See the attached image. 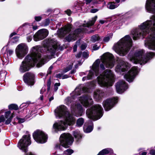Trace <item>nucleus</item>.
<instances>
[{"instance_id": "f257e3e1", "label": "nucleus", "mask_w": 155, "mask_h": 155, "mask_svg": "<svg viewBox=\"0 0 155 155\" xmlns=\"http://www.w3.org/2000/svg\"><path fill=\"white\" fill-rule=\"evenodd\" d=\"M151 20H147L139 25L138 28L132 31V37L134 40L140 38H144L150 31L153 33L150 35L145 43V46L150 49L155 50V16L151 18Z\"/></svg>"}, {"instance_id": "f03ea898", "label": "nucleus", "mask_w": 155, "mask_h": 155, "mask_svg": "<svg viewBox=\"0 0 155 155\" xmlns=\"http://www.w3.org/2000/svg\"><path fill=\"white\" fill-rule=\"evenodd\" d=\"M41 48L39 46L32 47L30 51V54L28 55L20 64L19 70L21 73H24L28 71L31 67L37 63L38 67L44 64L45 60L41 58Z\"/></svg>"}, {"instance_id": "7ed1b4c3", "label": "nucleus", "mask_w": 155, "mask_h": 155, "mask_svg": "<svg viewBox=\"0 0 155 155\" xmlns=\"http://www.w3.org/2000/svg\"><path fill=\"white\" fill-rule=\"evenodd\" d=\"M101 61L99 59H97L94 63L91 70L89 71V73L87 76L84 77L82 80L92 79L94 75L97 76L100 71L105 69V66L107 68H111L114 65L115 60L113 55L107 52L104 54L102 56Z\"/></svg>"}, {"instance_id": "20e7f679", "label": "nucleus", "mask_w": 155, "mask_h": 155, "mask_svg": "<svg viewBox=\"0 0 155 155\" xmlns=\"http://www.w3.org/2000/svg\"><path fill=\"white\" fill-rule=\"evenodd\" d=\"M55 115L57 118H63L64 121L60 120L55 122L53 125V130L55 132L66 129L68 125H71L75 123V118L69 114L66 107L61 105L55 110Z\"/></svg>"}, {"instance_id": "39448f33", "label": "nucleus", "mask_w": 155, "mask_h": 155, "mask_svg": "<svg viewBox=\"0 0 155 155\" xmlns=\"http://www.w3.org/2000/svg\"><path fill=\"white\" fill-rule=\"evenodd\" d=\"M132 40L129 35L125 36L120 40L113 47V49L120 56H124L130 49Z\"/></svg>"}, {"instance_id": "423d86ee", "label": "nucleus", "mask_w": 155, "mask_h": 155, "mask_svg": "<svg viewBox=\"0 0 155 155\" xmlns=\"http://www.w3.org/2000/svg\"><path fill=\"white\" fill-rule=\"evenodd\" d=\"M97 78L98 84L101 87L111 86L114 82V75L109 69L105 70Z\"/></svg>"}, {"instance_id": "0eeeda50", "label": "nucleus", "mask_w": 155, "mask_h": 155, "mask_svg": "<svg viewBox=\"0 0 155 155\" xmlns=\"http://www.w3.org/2000/svg\"><path fill=\"white\" fill-rule=\"evenodd\" d=\"M143 54L144 51L143 50L137 51L134 56L130 58V61L135 64H144L155 55V54L153 53L149 52L146 54L145 57L143 58Z\"/></svg>"}, {"instance_id": "6e6552de", "label": "nucleus", "mask_w": 155, "mask_h": 155, "mask_svg": "<svg viewBox=\"0 0 155 155\" xmlns=\"http://www.w3.org/2000/svg\"><path fill=\"white\" fill-rule=\"evenodd\" d=\"M44 49L48 54L47 58L51 57L55 53L56 51L58 48L59 44L54 39H49L44 41Z\"/></svg>"}, {"instance_id": "1a4fd4ad", "label": "nucleus", "mask_w": 155, "mask_h": 155, "mask_svg": "<svg viewBox=\"0 0 155 155\" xmlns=\"http://www.w3.org/2000/svg\"><path fill=\"white\" fill-rule=\"evenodd\" d=\"M103 110V109L101 105L95 104L87 110L86 114L89 118L96 120L102 117Z\"/></svg>"}, {"instance_id": "9d476101", "label": "nucleus", "mask_w": 155, "mask_h": 155, "mask_svg": "<svg viewBox=\"0 0 155 155\" xmlns=\"http://www.w3.org/2000/svg\"><path fill=\"white\" fill-rule=\"evenodd\" d=\"M97 18V16H95L92 18L91 20L89 21L86 24H83L82 26L84 28H78L74 31L72 34H69L68 36L65 38L66 40L68 41L69 42L75 40L77 38L78 36V35L81 32H86L85 28V27H89L90 26L93 25L94 23Z\"/></svg>"}, {"instance_id": "9b49d317", "label": "nucleus", "mask_w": 155, "mask_h": 155, "mask_svg": "<svg viewBox=\"0 0 155 155\" xmlns=\"http://www.w3.org/2000/svg\"><path fill=\"white\" fill-rule=\"evenodd\" d=\"M60 143H57L55 145L57 149L62 150V147L67 148L69 147L73 141V138L68 133L62 134L60 138Z\"/></svg>"}, {"instance_id": "f8f14e48", "label": "nucleus", "mask_w": 155, "mask_h": 155, "mask_svg": "<svg viewBox=\"0 0 155 155\" xmlns=\"http://www.w3.org/2000/svg\"><path fill=\"white\" fill-rule=\"evenodd\" d=\"M29 134L24 135L18 144V147L24 152L28 151V147L31 143Z\"/></svg>"}, {"instance_id": "ddd939ff", "label": "nucleus", "mask_w": 155, "mask_h": 155, "mask_svg": "<svg viewBox=\"0 0 155 155\" xmlns=\"http://www.w3.org/2000/svg\"><path fill=\"white\" fill-rule=\"evenodd\" d=\"M28 51V46L25 44L21 43L15 49V54L18 58L22 59L27 53Z\"/></svg>"}, {"instance_id": "4468645a", "label": "nucleus", "mask_w": 155, "mask_h": 155, "mask_svg": "<svg viewBox=\"0 0 155 155\" xmlns=\"http://www.w3.org/2000/svg\"><path fill=\"white\" fill-rule=\"evenodd\" d=\"M117 61L118 64L115 68L117 72H124L127 71L130 67V65L123 59L118 58Z\"/></svg>"}, {"instance_id": "2eb2a0df", "label": "nucleus", "mask_w": 155, "mask_h": 155, "mask_svg": "<svg viewBox=\"0 0 155 155\" xmlns=\"http://www.w3.org/2000/svg\"><path fill=\"white\" fill-rule=\"evenodd\" d=\"M33 138L38 143H44L47 141L48 137L47 135L40 130H37L33 134Z\"/></svg>"}, {"instance_id": "dca6fc26", "label": "nucleus", "mask_w": 155, "mask_h": 155, "mask_svg": "<svg viewBox=\"0 0 155 155\" xmlns=\"http://www.w3.org/2000/svg\"><path fill=\"white\" fill-rule=\"evenodd\" d=\"M139 72L138 67H133L129 72L124 76V78L129 82L132 81L135 76Z\"/></svg>"}, {"instance_id": "f3484780", "label": "nucleus", "mask_w": 155, "mask_h": 155, "mask_svg": "<svg viewBox=\"0 0 155 155\" xmlns=\"http://www.w3.org/2000/svg\"><path fill=\"white\" fill-rule=\"evenodd\" d=\"M71 108L72 114L76 117L81 116L84 113V110L80 104L72 105Z\"/></svg>"}, {"instance_id": "a211bd4d", "label": "nucleus", "mask_w": 155, "mask_h": 155, "mask_svg": "<svg viewBox=\"0 0 155 155\" xmlns=\"http://www.w3.org/2000/svg\"><path fill=\"white\" fill-rule=\"evenodd\" d=\"M48 33V31L46 29H40L34 35V40L35 41L42 40L47 36Z\"/></svg>"}, {"instance_id": "6ab92c4d", "label": "nucleus", "mask_w": 155, "mask_h": 155, "mask_svg": "<svg viewBox=\"0 0 155 155\" xmlns=\"http://www.w3.org/2000/svg\"><path fill=\"white\" fill-rule=\"evenodd\" d=\"M117 97L108 99L104 101L103 103V107L106 111H108L113 107L117 102Z\"/></svg>"}, {"instance_id": "aec40b11", "label": "nucleus", "mask_w": 155, "mask_h": 155, "mask_svg": "<svg viewBox=\"0 0 155 155\" xmlns=\"http://www.w3.org/2000/svg\"><path fill=\"white\" fill-rule=\"evenodd\" d=\"M145 8L147 12L151 13H155V0H147Z\"/></svg>"}, {"instance_id": "412c9836", "label": "nucleus", "mask_w": 155, "mask_h": 155, "mask_svg": "<svg viewBox=\"0 0 155 155\" xmlns=\"http://www.w3.org/2000/svg\"><path fill=\"white\" fill-rule=\"evenodd\" d=\"M79 100L84 107H87L92 104L93 101L91 97L89 95L83 96L79 97Z\"/></svg>"}, {"instance_id": "4be33fe9", "label": "nucleus", "mask_w": 155, "mask_h": 155, "mask_svg": "<svg viewBox=\"0 0 155 155\" xmlns=\"http://www.w3.org/2000/svg\"><path fill=\"white\" fill-rule=\"evenodd\" d=\"M116 87L117 92L121 94L128 88V87L124 81L120 80L116 84Z\"/></svg>"}, {"instance_id": "5701e85b", "label": "nucleus", "mask_w": 155, "mask_h": 155, "mask_svg": "<svg viewBox=\"0 0 155 155\" xmlns=\"http://www.w3.org/2000/svg\"><path fill=\"white\" fill-rule=\"evenodd\" d=\"M34 74L30 72H27L23 76L24 82L28 85H32L34 83Z\"/></svg>"}, {"instance_id": "b1692460", "label": "nucleus", "mask_w": 155, "mask_h": 155, "mask_svg": "<svg viewBox=\"0 0 155 155\" xmlns=\"http://www.w3.org/2000/svg\"><path fill=\"white\" fill-rule=\"evenodd\" d=\"M88 89L84 86L83 85L81 84L76 87L72 93V97L74 98L76 96L80 95L83 92H88Z\"/></svg>"}, {"instance_id": "393cba45", "label": "nucleus", "mask_w": 155, "mask_h": 155, "mask_svg": "<svg viewBox=\"0 0 155 155\" xmlns=\"http://www.w3.org/2000/svg\"><path fill=\"white\" fill-rule=\"evenodd\" d=\"M71 25H70L65 26L63 28L59 30L58 34L61 37H64L71 31Z\"/></svg>"}, {"instance_id": "a878e982", "label": "nucleus", "mask_w": 155, "mask_h": 155, "mask_svg": "<svg viewBox=\"0 0 155 155\" xmlns=\"http://www.w3.org/2000/svg\"><path fill=\"white\" fill-rule=\"evenodd\" d=\"M104 96L105 93L102 90L97 89L94 92V98L97 101H99L101 100Z\"/></svg>"}, {"instance_id": "bb28decb", "label": "nucleus", "mask_w": 155, "mask_h": 155, "mask_svg": "<svg viewBox=\"0 0 155 155\" xmlns=\"http://www.w3.org/2000/svg\"><path fill=\"white\" fill-rule=\"evenodd\" d=\"M13 114H11V111H10L5 112V117L6 119H7L5 122L6 124H8L10 123L12 118L13 117Z\"/></svg>"}, {"instance_id": "cd10ccee", "label": "nucleus", "mask_w": 155, "mask_h": 155, "mask_svg": "<svg viewBox=\"0 0 155 155\" xmlns=\"http://www.w3.org/2000/svg\"><path fill=\"white\" fill-rule=\"evenodd\" d=\"M24 27H26L27 28L30 29L31 32H32L31 29L32 28L34 30H36L38 28V26H33L32 27L30 25H28V23H25L23 25H22L21 26H20L19 28H18V30H19L20 29Z\"/></svg>"}, {"instance_id": "c85d7f7f", "label": "nucleus", "mask_w": 155, "mask_h": 155, "mask_svg": "<svg viewBox=\"0 0 155 155\" xmlns=\"http://www.w3.org/2000/svg\"><path fill=\"white\" fill-rule=\"evenodd\" d=\"M119 4L118 3H116L114 2H110L108 3L107 7L110 9H114L118 7Z\"/></svg>"}, {"instance_id": "c756f323", "label": "nucleus", "mask_w": 155, "mask_h": 155, "mask_svg": "<svg viewBox=\"0 0 155 155\" xmlns=\"http://www.w3.org/2000/svg\"><path fill=\"white\" fill-rule=\"evenodd\" d=\"M73 135L77 141H79L82 138V135L79 130H75L73 132Z\"/></svg>"}, {"instance_id": "7c9ffc66", "label": "nucleus", "mask_w": 155, "mask_h": 155, "mask_svg": "<svg viewBox=\"0 0 155 155\" xmlns=\"http://www.w3.org/2000/svg\"><path fill=\"white\" fill-rule=\"evenodd\" d=\"M73 135L77 141H79L82 138V135L79 130H75L73 132Z\"/></svg>"}, {"instance_id": "2f4dec72", "label": "nucleus", "mask_w": 155, "mask_h": 155, "mask_svg": "<svg viewBox=\"0 0 155 155\" xmlns=\"http://www.w3.org/2000/svg\"><path fill=\"white\" fill-rule=\"evenodd\" d=\"M101 39L100 37L97 34L93 35L91 38V41L92 42H95L98 41Z\"/></svg>"}, {"instance_id": "473e14b6", "label": "nucleus", "mask_w": 155, "mask_h": 155, "mask_svg": "<svg viewBox=\"0 0 155 155\" xmlns=\"http://www.w3.org/2000/svg\"><path fill=\"white\" fill-rule=\"evenodd\" d=\"M84 122V119L82 117L79 118L77 120L76 125L78 127H81L83 124Z\"/></svg>"}, {"instance_id": "72a5a7b5", "label": "nucleus", "mask_w": 155, "mask_h": 155, "mask_svg": "<svg viewBox=\"0 0 155 155\" xmlns=\"http://www.w3.org/2000/svg\"><path fill=\"white\" fill-rule=\"evenodd\" d=\"M84 132L85 133H88L91 132L93 130V127L91 126H87L84 125Z\"/></svg>"}, {"instance_id": "f704fd0d", "label": "nucleus", "mask_w": 155, "mask_h": 155, "mask_svg": "<svg viewBox=\"0 0 155 155\" xmlns=\"http://www.w3.org/2000/svg\"><path fill=\"white\" fill-rule=\"evenodd\" d=\"M113 35V34L112 33L110 34L109 35H108L107 36L104 37L103 39V41L104 42H107L109 41L110 39L112 38Z\"/></svg>"}, {"instance_id": "c9c22d12", "label": "nucleus", "mask_w": 155, "mask_h": 155, "mask_svg": "<svg viewBox=\"0 0 155 155\" xmlns=\"http://www.w3.org/2000/svg\"><path fill=\"white\" fill-rule=\"evenodd\" d=\"M8 108L9 109H14L17 110L18 109V106L15 104H12L8 106Z\"/></svg>"}, {"instance_id": "e433bc0d", "label": "nucleus", "mask_w": 155, "mask_h": 155, "mask_svg": "<svg viewBox=\"0 0 155 155\" xmlns=\"http://www.w3.org/2000/svg\"><path fill=\"white\" fill-rule=\"evenodd\" d=\"M73 153V150L70 149H68L64 151V154L66 155H71Z\"/></svg>"}, {"instance_id": "4c0bfd02", "label": "nucleus", "mask_w": 155, "mask_h": 155, "mask_svg": "<svg viewBox=\"0 0 155 155\" xmlns=\"http://www.w3.org/2000/svg\"><path fill=\"white\" fill-rule=\"evenodd\" d=\"M3 63H4V65L7 64L9 61V58L8 57L7 58H6L5 55H4V56L3 57Z\"/></svg>"}, {"instance_id": "58836bf2", "label": "nucleus", "mask_w": 155, "mask_h": 155, "mask_svg": "<svg viewBox=\"0 0 155 155\" xmlns=\"http://www.w3.org/2000/svg\"><path fill=\"white\" fill-rule=\"evenodd\" d=\"M72 100V98L71 97H68L65 100V101L67 105H69L71 103Z\"/></svg>"}, {"instance_id": "ea45409f", "label": "nucleus", "mask_w": 155, "mask_h": 155, "mask_svg": "<svg viewBox=\"0 0 155 155\" xmlns=\"http://www.w3.org/2000/svg\"><path fill=\"white\" fill-rule=\"evenodd\" d=\"M112 151L111 149L110 148H106L102 150V151L104 152L105 154H107Z\"/></svg>"}, {"instance_id": "a19ab883", "label": "nucleus", "mask_w": 155, "mask_h": 155, "mask_svg": "<svg viewBox=\"0 0 155 155\" xmlns=\"http://www.w3.org/2000/svg\"><path fill=\"white\" fill-rule=\"evenodd\" d=\"M72 65H69L64 70V71H63L64 73H66L68 72L72 68Z\"/></svg>"}, {"instance_id": "79ce46f5", "label": "nucleus", "mask_w": 155, "mask_h": 155, "mask_svg": "<svg viewBox=\"0 0 155 155\" xmlns=\"http://www.w3.org/2000/svg\"><path fill=\"white\" fill-rule=\"evenodd\" d=\"M50 23V20L49 19H46L43 23V25L44 26H47Z\"/></svg>"}, {"instance_id": "37998d69", "label": "nucleus", "mask_w": 155, "mask_h": 155, "mask_svg": "<svg viewBox=\"0 0 155 155\" xmlns=\"http://www.w3.org/2000/svg\"><path fill=\"white\" fill-rule=\"evenodd\" d=\"M60 85V83H56L54 85V91H56L58 88V87Z\"/></svg>"}, {"instance_id": "c03bdc74", "label": "nucleus", "mask_w": 155, "mask_h": 155, "mask_svg": "<svg viewBox=\"0 0 155 155\" xmlns=\"http://www.w3.org/2000/svg\"><path fill=\"white\" fill-rule=\"evenodd\" d=\"M42 19V16H35V20L37 21H40Z\"/></svg>"}, {"instance_id": "a18cd8bd", "label": "nucleus", "mask_w": 155, "mask_h": 155, "mask_svg": "<svg viewBox=\"0 0 155 155\" xmlns=\"http://www.w3.org/2000/svg\"><path fill=\"white\" fill-rule=\"evenodd\" d=\"M86 4H88L90 3L91 1L94 3H97V2L96 0H85Z\"/></svg>"}, {"instance_id": "49530a36", "label": "nucleus", "mask_w": 155, "mask_h": 155, "mask_svg": "<svg viewBox=\"0 0 155 155\" xmlns=\"http://www.w3.org/2000/svg\"><path fill=\"white\" fill-rule=\"evenodd\" d=\"M51 84V82L50 79H49L48 80V81L47 84V87H48L47 90H48V91H49L50 90V86Z\"/></svg>"}, {"instance_id": "de8ad7c7", "label": "nucleus", "mask_w": 155, "mask_h": 155, "mask_svg": "<svg viewBox=\"0 0 155 155\" xmlns=\"http://www.w3.org/2000/svg\"><path fill=\"white\" fill-rule=\"evenodd\" d=\"M83 56L85 58H87L88 56V54L87 52L84 51L83 53Z\"/></svg>"}, {"instance_id": "09e8293b", "label": "nucleus", "mask_w": 155, "mask_h": 155, "mask_svg": "<svg viewBox=\"0 0 155 155\" xmlns=\"http://www.w3.org/2000/svg\"><path fill=\"white\" fill-rule=\"evenodd\" d=\"M12 39L13 42H16L18 41V37L17 36H15Z\"/></svg>"}, {"instance_id": "8fccbe9b", "label": "nucleus", "mask_w": 155, "mask_h": 155, "mask_svg": "<svg viewBox=\"0 0 155 155\" xmlns=\"http://www.w3.org/2000/svg\"><path fill=\"white\" fill-rule=\"evenodd\" d=\"M13 51L12 50H9L7 51V55L9 54L10 56L12 55L13 53Z\"/></svg>"}, {"instance_id": "3c124183", "label": "nucleus", "mask_w": 155, "mask_h": 155, "mask_svg": "<svg viewBox=\"0 0 155 155\" xmlns=\"http://www.w3.org/2000/svg\"><path fill=\"white\" fill-rule=\"evenodd\" d=\"M5 120V118L3 115H2L0 117V123L4 121Z\"/></svg>"}, {"instance_id": "603ef678", "label": "nucleus", "mask_w": 155, "mask_h": 155, "mask_svg": "<svg viewBox=\"0 0 155 155\" xmlns=\"http://www.w3.org/2000/svg\"><path fill=\"white\" fill-rule=\"evenodd\" d=\"M99 48V46H97L96 45H95L93 47V49L94 50H98Z\"/></svg>"}, {"instance_id": "864d4df0", "label": "nucleus", "mask_w": 155, "mask_h": 155, "mask_svg": "<svg viewBox=\"0 0 155 155\" xmlns=\"http://www.w3.org/2000/svg\"><path fill=\"white\" fill-rule=\"evenodd\" d=\"M86 44H83L81 46V48L82 50H84L86 48Z\"/></svg>"}, {"instance_id": "5fc2aeb1", "label": "nucleus", "mask_w": 155, "mask_h": 155, "mask_svg": "<svg viewBox=\"0 0 155 155\" xmlns=\"http://www.w3.org/2000/svg\"><path fill=\"white\" fill-rule=\"evenodd\" d=\"M98 11L97 9H92L90 10V12L92 13H94Z\"/></svg>"}, {"instance_id": "6e6d98bb", "label": "nucleus", "mask_w": 155, "mask_h": 155, "mask_svg": "<svg viewBox=\"0 0 155 155\" xmlns=\"http://www.w3.org/2000/svg\"><path fill=\"white\" fill-rule=\"evenodd\" d=\"M65 12L68 16H70L71 13V11L69 10H67Z\"/></svg>"}, {"instance_id": "4d7b16f0", "label": "nucleus", "mask_w": 155, "mask_h": 155, "mask_svg": "<svg viewBox=\"0 0 155 155\" xmlns=\"http://www.w3.org/2000/svg\"><path fill=\"white\" fill-rule=\"evenodd\" d=\"M27 40L28 41V42H30V41H31L32 40V37L31 36H28L27 37Z\"/></svg>"}, {"instance_id": "13d9d810", "label": "nucleus", "mask_w": 155, "mask_h": 155, "mask_svg": "<svg viewBox=\"0 0 155 155\" xmlns=\"http://www.w3.org/2000/svg\"><path fill=\"white\" fill-rule=\"evenodd\" d=\"M56 77H57V78H62V74L59 73V74H57L56 75Z\"/></svg>"}, {"instance_id": "bf43d9fd", "label": "nucleus", "mask_w": 155, "mask_h": 155, "mask_svg": "<svg viewBox=\"0 0 155 155\" xmlns=\"http://www.w3.org/2000/svg\"><path fill=\"white\" fill-rule=\"evenodd\" d=\"M69 77H70V76H69L68 75H66V74H65V75H62V79H65V78H68Z\"/></svg>"}, {"instance_id": "052dcab7", "label": "nucleus", "mask_w": 155, "mask_h": 155, "mask_svg": "<svg viewBox=\"0 0 155 155\" xmlns=\"http://www.w3.org/2000/svg\"><path fill=\"white\" fill-rule=\"evenodd\" d=\"M150 154L152 155H155V150H151L150 152Z\"/></svg>"}, {"instance_id": "680f3d73", "label": "nucleus", "mask_w": 155, "mask_h": 155, "mask_svg": "<svg viewBox=\"0 0 155 155\" xmlns=\"http://www.w3.org/2000/svg\"><path fill=\"white\" fill-rule=\"evenodd\" d=\"M45 91V87H43L41 89L40 91V93L41 94H43Z\"/></svg>"}, {"instance_id": "e2e57ef3", "label": "nucleus", "mask_w": 155, "mask_h": 155, "mask_svg": "<svg viewBox=\"0 0 155 155\" xmlns=\"http://www.w3.org/2000/svg\"><path fill=\"white\" fill-rule=\"evenodd\" d=\"M77 45H75L73 47V51L75 52L77 51Z\"/></svg>"}, {"instance_id": "0e129e2a", "label": "nucleus", "mask_w": 155, "mask_h": 155, "mask_svg": "<svg viewBox=\"0 0 155 155\" xmlns=\"http://www.w3.org/2000/svg\"><path fill=\"white\" fill-rule=\"evenodd\" d=\"M25 121V120L23 119L20 118L18 119V122L20 123H22Z\"/></svg>"}, {"instance_id": "69168bd1", "label": "nucleus", "mask_w": 155, "mask_h": 155, "mask_svg": "<svg viewBox=\"0 0 155 155\" xmlns=\"http://www.w3.org/2000/svg\"><path fill=\"white\" fill-rule=\"evenodd\" d=\"M2 64L3 65H4V63H3V59L2 58H0V64Z\"/></svg>"}, {"instance_id": "338daca9", "label": "nucleus", "mask_w": 155, "mask_h": 155, "mask_svg": "<svg viewBox=\"0 0 155 155\" xmlns=\"http://www.w3.org/2000/svg\"><path fill=\"white\" fill-rule=\"evenodd\" d=\"M81 52H79L78 53L77 55H76V57L77 58H80L81 55Z\"/></svg>"}, {"instance_id": "774afa93", "label": "nucleus", "mask_w": 155, "mask_h": 155, "mask_svg": "<svg viewBox=\"0 0 155 155\" xmlns=\"http://www.w3.org/2000/svg\"><path fill=\"white\" fill-rule=\"evenodd\" d=\"M105 154L104 152L102 151V150L99 152L97 155H104Z\"/></svg>"}]
</instances>
